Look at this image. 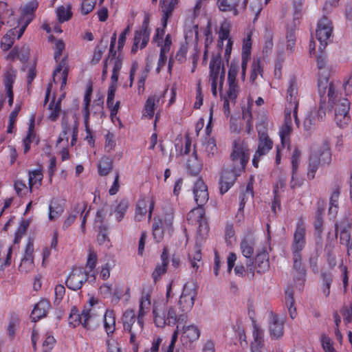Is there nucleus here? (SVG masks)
<instances>
[{"label":"nucleus","instance_id":"55","mask_svg":"<svg viewBox=\"0 0 352 352\" xmlns=\"http://www.w3.org/2000/svg\"><path fill=\"white\" fill-rule=\"evenodd\" d=\"M49 110L50 111L48 116L49 119L52 121L56 120L60 111V100H58L55 104L54 101L52 100L49 105Z\"/></svg>","mask_w":352,"mask_h":352},{"label":"nucleus","instance_id":"59","mask_svg":"<svg viewBox=\"0 0 352 352\" xmlns=\"http://www.w3.org/2000/svg\"><path fill=\"white\" fill-rule=\"evenodd\" d=\"M252 34L250 32L247 37L243 39L242 47V56L250 57L252 49Z\"/></svg>","mask_w":352,"mask_h":352},{"label":"nucleus","instance_id":"64","mask_svg":"<svg viewBox=\"0 0 352 352\" xmlns=\"http://www.w3.org/2000/svg\"><path fill=\"white\" fill-rule=\"evenodd\" d=\"M106 343L107 352H122L121 347L118 342L111 338H108Z\"/></svg>","mask_w":352,"mask_h":352},{"label":"nucleus","instance_id":"31","mask_svg":"<svg viewBox=\"0 0 352 352\" xmlns=\"http://www.w3.org/2000/svg\"><path fill=\"white\" fill-rule=\"evenodd\" d=\"M186 168L189 173L193 176L197 175L202 168V164L198 159L197 151L195 149L187 160Z\"/></svg>","mask_w":352,"mask_h":352},{"label":"nucleus","instance_id":"8","mask_svg":"<svg viewBox=\"0 0 352 352\" xmlns=\"http://www.w3.org/2000/svg\"><path fill=\"white\" fill-rule=\"evenodd\" d=\"M333 32V25L327 16H322L318 22L316 37L320 45L319 50H322L327 46Z\"/></svg>","mask_w":352,"mask_h":352},{"label":"nucleus","instance_id":"62","mask_svg":"<svg viewBox=\"0 0 352 352\" xmlns=\"http://www.w3.org/2000/svg\"><path fill=\"white\" fill-rule=\"evenodd\" d=\"M65 43L62 40H56L54 46V60L58 62L65 50Z\"/></svg>","mask_w":352,"mask_h":352},{"label":"nucleus","instance_id":"35","mask_svg":"<svg viewBox=\"0 0 352 352\" xmlns=\"http://www.w3.org/2000/svg\"><path fill=\"white\" fill-rule=\"evenodd\" d=\"M153 236L156 242H160L163 238L165 232H168V228H165L162 220L158 218H154L152 226Z\"/></svg>","mask_w":352,"mask_h":352},{"label":"nucleus","instance_id":"34","mask_svg":"<svg viewBox=\"0 0 352 352\" xmlns=\"http://www.w3.org/2000/svg\"><path fill=\"white\" fill-rule=\"evenodd\" d=\"M255 240L252 236H248L242 239L240 248L242 254L247 258H250L254 250Z\"/></svg>","mask_w":352,"mask_h":352},{"label":"nucleus","instance_id":"43","mask_svg":"<svg viewBox=\"0 0 352 352\" xmlns=\"http://www.w3.org/2000/svg\"><path fill=\"white\" fill-rule=\"evenodd\" d=\"M16 28L10 30L3 37L1 42V47L3 51L8 50L14 42L15 32Z\"/></svg>","mask_w":352,"mask_h":352},{"label":"nucleus","instance_id":"33","mask_svg":"<svg viewBox=\"0 0 352 352\" xmlns=\"http://www.w3.org/2000/svg\"><path fill=\"white\" fill-rule=\"evenodd\" d=\"M270 267L269 256L266 251L258 253L255 258V267L257 272L262 274L265 272Z\"/></svg>","mask_w":352,"mask_h":352},{"label":"nucleus","instance_id":"37","mask_svg":"<svg viewBox=\"0 0 352 352\" xmlns=\"http://www.w3.org/2000/svg\"><path fill=\"white\" fill-rule=\"evenodd\" d=\"M314 155H318V160L321 165H328L331 162L330 147L327 142H324L320 150Z\"/></svg>","mask_w":352,"mask_h":352},{"label":"nucleus","instance_id":"39","mask_svg":"<svg viewBox=\"0 0 352 352\" xmlns=\"http://www.w3.org/2000/svg\"><path fill=\"white\" fill-rule=\"evenodd\" d=\"M285 305L288 308V311L290 317L294 319L296 316V307L294 306V292L292 287H288L285 292Z\"/></svg>","mask_w":352,"mask_h":352},{"label":"nucleus","instance_id":"5","mask_svg":"<svg viewBox=\"0 0 352 352\" xmlns=\"http://www.w3.org/2000/svg\"><path fill=\"white\" fill-rule=\"evenodd\" d=\"M186 219L189 224L198 225L197 234L200 239L206 237L209 231V226L205 215V210L201 206L192 209L187 214Z\"/></svg>","mask_w":352,"mask_h":352},{"label":"nucleus","instance_id":"16","mask_svg":"<svg viewBox=\"0 0 352 352\" xmlns=\"http://www.w3.org/2000/svg\"><path fill=\"white\" fill-rule=\"evenodd\" d=\"M272 141L265 134H262L259 137L258 149L252 159V164L254 167L257 168L258 166L261 157L266 155L272 149Z\"/></svg>","mask_w":352,"mask_h":352},{"label":"nucleus","instance_id":"40","mask_svg":"<svg viewBox=\"0 0 352 352\" xmlns=\"http://www.w3.org/2000/svg\"><path fill=\"white\" fill-rule=\"evenodd\" d=\"M240 0H221V12H228L230 16L238 14L236 7Z\"/></svg>","mask_w":352,"mask_h":352},{"label":"nucleus","instance_id":"47","mask_svg":"<svg viewBox=\"0 0 352 352\" xmlns=\"http://www.w3.org/2000/svg\"><path fill=\"white\" fill-rule=\"evenodd\" d=\"M112 169V161L108 157H103L98 164V173L101 176H105Z\"/></svg>","mask_w":352,"mask_h":352},{"label":"nucleus","instance_id":"61","mask_svg":"<svg viewBox=\"0 0 352 352\" xmlns=\"http://www.w3.org/2000/svg\"><path fill=\"white\" fill-rule=\"evenodd\" d=\"M234 230L232 224H228L225 229V241L228 245H231L235 241Z\"/></svg>","mask_w":352,"mask_h":352},{"label":"nucleus","instance_id":"22","mask_svg":"<svg viewBox=\"0 0 352 352\" xmlns=\"http://www.w3.org/2000/svg\"><path fill=\"white\" fill-rule=\"evenodd\" d=\"M68 75V67L67 57L65 56L58 63L57 67L53 74V80L55 83L61 80V88L67 83V78Z\"/></svg>","mask_w":352,"mask_h":352},{"label":"nucleus","instance_id":"60","mask_svg":"<svg viewBox=\"0 0 352 352\" xmlns=\"http://www.w3.org/2000/svg\"><path fill=\"white\" fill-rule=\"evenodd\" d=\"M322 278L324 283L322 292L325 296L327 297L330 294V287L333 281V278L331 275L327 274L326 273L322 274Z\"/></svg>","mask_w":352,"mask_h":352},{"label":"nucleus","instance_id":"19","mask_svg":"<svg viewBox=\"0 0 352 352\" xmlns=\"http://www.w3.org/2000/svg\"><path fill=\"white\" fill-rule=\"evenodd\" d=\"M293 275L294 280L302 285L306 275V270L302 265L301 253L292 252Z\"/></svg>","mask_w":352,"mask_h":352},{"label":"nucleus","instance_id":"41","mask_svg":"<svg viewBox=\"0 0 352 352\" xmlns=\"http://www.w3.org/2000/svg\"><path fill=\"white\" fill-rule=\"evenodd\" d=\"M164 226L165 228H168V232H170L173 230V209L171 206H168L164 208V214L162 218Z\"/></svg>","mask_w":352,"mask_h":352},{"label":"nucleus","instance_id":"26","mask_svg":"<svg viewBox=\"0 0 352 352\" xmlns=\"http://www.w3.org/2000/svg\"><path fill=\"white\" fill-rule=\"evenodd\" d=\"M161 264L157 265L152 273V278L155 283H156L161 278L162 275L164 274L166 272L168 264V254L166 248H164L163 250L161 255Z\"/></svg>","mask_w":352,"mask_h":352},{"label":"nucleus","instance_id":"25","mask_svg":"<svg viewBox=\"0 0 352 352\" xmlns=\"http://www.w3.org/2000/svg\"><path fill=\"white\" fill-rule=\"evenodd\" d=\"M230 28L231 24L227 21L221 23V43L224 40H227V44L224 54V58L226 61H228L230 58L233 45L232 40L229 37Z\"/></svg>","mask_w":352,"mask_h":352},{"label":"nucleus","instance_id":"3","mask_svg":"<svg viewBox=\"0 0 352 352\" xmlns=\"http://www.w3.org/2000/svg\"><path fill=\"white\" fill-rule=\"evenodd\" d=\"M318 93L320 97V107L316 113V118L319 120H323L325 117L326 102L331 107V103L334 102L335 98L337 97L336 88L333 82H329L327 78H322L318 80Z\"/></svg>","mask_w":352,"mask_h":352},{"label":"nucleus","instance_id":"50","mask_svg":"<svg viewBox=\"0 0 352 352\" xmlns=\"http://www.w3.org/2000/svg\"><path fill=\"white\" fill-rule=\"evenodd\" d=\"M316 112H310L305 118L303 122L304 129L311 132L316 128Z\"/></svg>","mask_w":352,"mask_h":352},{"label":"nucleus","instance_id":"27","mask_svg":"<svg viewBox=\"0 0 352 352\" xmlns=\"http://www.w3.org/2000/svg\"><path fill=\"white\" fill-rule=\"evenodd\" d=\"M160 3L162 4V12H163L162 23L166 28L168 19L172 16V13L178 3V0H160Z\"/></svg>","mask_w":352,"mask_h":352},{"label":"nucleus","instance_id":"29","mask_svg":"<svg viewBox=\"0 0 352 352\" xmlns=\"http://www.w3.org/2000/svg\"><path fill=\"white\" fill-rule=\"evenodd\" d=\"M105 61H107V65H113L111 80L112 82H117L118 80L119 72L122 65V57L120 56H116V55L110 56V54H109V56Z\"/></svg>","mask_w":352,"mask_h":352},{"label":"nucleus","instance_id":"49","mask_svg":"<svg viewBox=\"0 0 352 352\" xmlns=\"http://www.w3.org/2000/svg\"><path fill=\"white\" fill-rule=\"evenodd\" d=\"M43 175L39 170H34L29 173V188L32 190L34 186L38 187L41 184Z\"/></svg>","mask_w":352,"mask_h":352},{"label":"nucleus","instance_id":"21","mask_svg":"<svg viewBox=\"0 0 352 352\" xmlns=\"http://www.w3.org/2000/svg\"><path fill=\"white\" fill-rule=\"evenodd\" d=\"M254 342L252 344V352H268L263 346L264 331L256 324L253 325Z\"/></svg>","mask_w":352,"mask_h":352},{"label":"nucleus","instance_id":"20","mask_svg":"<svg viewBox=\"0 0 352 352\" xmlns=\"http://www.w3.org/2000/svg\"><path fill=\"white\" fill-rule=\"evenodd\" d=\"M238 72V66L234 63H231L228 70V80L229 82L228 98L234 100L237 97L238 86L236 82V77Z\"/></svg>","mask_w":352,"mask_h":352},{"label":"nucleus","instance_id":"9","mask_svg":"<svg viewBox=\"0 0 352 352\" xmlns=\"http://www.w3.org/2000/svg\"><path fill=\"white\" fill-rule=\"evenodd\" d=\"M287 104L285 110L291 111L295 119L296 124L298 125L299 120L297 117L298 107V85L295 78H291L289 82V87L287 90Z\"/></svg>","mask_w":352,"mask_h":352},{"label":"nucleus","instance_id":"36","mask_svg":"<svg viewBox=\"0 0 352 352\" xmlns=\"http://www.w3.org/2000/svg\"><path fill=\"white\" fill-rule=\"evenodd\" d=\"M162 97L163 96L153 95L148 98L144 106V116L149 118H153L155 107L159 104Z\"/></svg>","mask_w":352,"mask_h":352},{"label":"nucleus","instance_id":"14","mask_svg":"<svg viewBox=\"0 0 352 352\" xmlns=\"http://www.w3.org/2000/svg\"><path fill=\"white\" fill-rule=\"evenodd\" d=\"M88 279V274L82 268H75L66 280L67 287L74 291L80 289Z\"/></svg>","mask_w":352,"mask_h":352},{"label":"nucleus","instance_id":"51","mask_svg":"<svg viewBox=\"0 0 352 352\" xmlns=\"http://www.w3.org/2000/svg\"><path fill=\"white\" fill-rule=\"evenodd\" d=\"M98 261V256L96 252L94 251L92 247H89V254L86 264V268L88 269V272L87 273L89 274L91 272L94 268L96 267V263Z\"/></svg>","mask_w":352,"mask_h":352},{"label":"nucleus","instance_id":"18","mask_svg":"<svg viewBox=\"0 0 352 352\" xmlns=\"http://www.w3.org/2000/svg\"><path fill=\"white\" fill-rule=\"evenodd\" d=\"M292 113L291 111H288V110H285V123L279 131L281 145L283 148L286 146L289 148V136L292 131Z\"/></svg>","mask_w":352,"mask_h":352},{"label":"nucleus","instance_id":"44","mask_svg":"<svg viewBox=\"0 0 352 352\" xmlns=\"http://www.w3.org/2000/svg\"><path fill=\"white\" fill-rule=\"evenodd\" d=\"M16 71L12 67H8L4 74V85L6 90H12V85L16 79Z\"/></svg>","mask_w":352,"mask_h":352},{"label":"nucleus","instance_id":"42","mask_svg":"<svg viewBox=\"0 0 352 352\" xmlns=\"http://www.w3.org/2000/svg\"><path fill=\"white\" fill-rule=\"evenodd\" d=\"M223 181H221V195L226 193L234 185L236 179V175L232 171L226 173L223 175Z\"/></svg>","mask_w":352,"mask_h":352},{"label":"nucleus","instance_id":"46","mask_svg":"<svg viewBox=\"0 0 352 352\" xmlns=\"http://www.w3.org/2000/svg\"><path fill=\"white\" fill-rule=\"evenodd\" d=\"M91 101V96H89V93H86L83 102H84V107L82 109L83 116H84V122L85 126L86 129V131L88 135H91V131L89 128V106Z\"/></svg>","mask_w":352,"mask_h":352},{"label":"nucleus","instance_id":"30","mask_svg":"<svg viewBox=\"0 0 352 352\" xmlns=\"http://www.w3.org/2000/svg\"><path fill=\"white\" fill-rule=\"evenodd\" d=\"M50 303L46 300H40L32 311L31 317L34 321L40 320L45 317L50 308Z\"/></svg>","mask_w":352,"mask_h":352},{"label":"nucleus","instance_id":"15","mask_svg":"<svg viewBox=\"0 0 352 352\" xmlns=\"http://www.w3.org/2000/svg\"><path fill=\"white\" fill-rule=\"evenodd\" d=\"M284 323L285 320L283 317L272 312L269 319V331L270 336L272 339H279L284 333Z\"/></svg>","mask_w":352,"mask_h":352},{"label":"nucleus","instance_id":"1","mask_svg":"<svg viewBox=\"0 0 352 352\" xmlns=\"http://www.w3.org/2000/svg\"><path fill=\"white\" fill-rule=\"evenodd\" d=\"M151 307V296L149 291L143 289L140 300L138 315L136 317L134 310L127 309L122 316L124 330L130 333L129 342L132 344L133 352H138V344L136 340L140 336L144 328V317L149 311Z\"/></svg>","mask_w":352,"mask_h":352},{"label":"nucleus","instance_id":"45","mask_svg":"<svg viewBox=\"0 0 352 352\" xmlns=\"http://www.w3.org/2000/svg\"><path fill=\"white\" fill-rule=\"evenodd\" d=\"M254 197L253 192V185L252 183H248L245 192L241 193L239 196L240 203H239V211H242L245 207V203L248 200L251 198L252 199Z\"/></svg>","mask_w":352,"mask_h":352},{"label":"nucleus","instance_id":"4","mask_svg":"<svg viewBox=\"0 0 352 352\" xmlns=\"http://www.w3.org/2000/svg\"><path fill=\"white\" fill-rule=\"evenodd\" d=\"M334 107V119L338 126L344 128L351 122L350 102L346 98H340L337 95L334 102L331 103V108Z\"/></svg>","mask_w":352,"mask_h":352},{"label":"nucleus","instance_id":"38","mask_svg":"<svg viewBox=\"0 0 352 352\" xmlns=\"http://www.w3.org/2000/svg\"><path fill=\"white\" fill-rule=\"evenodd\" d=\"M188 258L191 268L197 271L202 265L201 248L199 245H196L193 252L189 253Z\"/></svg>","mask_w":352,"mask_h":352},{"label":"nucleus","instance_id":"24","mask_svg":"<svg viewBox=\"0 0 352 352\" xmlns=\"http://www.w3.org/2000/svg\"><path fill=\"white\" fill-rule=\"evenodd\" d=\"M87 205L85 203H78L73 206L69 212L68 217L65 219L63 224V230H67L74 222L77 217L80 214H82L86 209Z\"/></svg>","mask_w":352,"mask_h":352},{"label":"nucleus","instance_id":"7","mask_svg":"<svg viewBox=\"0 0 352 352\" xmlns=\"http://www.w3.org/2000/svg\"><path fill=\"white\" fill-rule=\"evenodd\" d=\"M69 323L73 327L81 324L87 329H94L98 325L96 317L91 314V310L84 309L80 314L72 311L69 316Z\"/></svg>","mask_w":352,"mask_h":352},{"label":"nucleus","instance_id":"63","mask_svg":"<svg viewBox=\"0 0 352 352\" xmlns=\"http://www.w3.org/2000/svg\"><path fill=\"white\" fill-rule=\"evenodd\" d=\"M146 213V203L144 200H140L138 201L136 212H135V218L140 221L142 217H143Z\"/></svg>","mask_w":352,"mask_h":352},{"label":"nucleus","instance_id":"54","mask_svg":"<svg viewBox=\"0 0 352 352\" xmlns=\"http://www.w3.org/2000/svg\"><path fill=\"white\" fill-rule=\"evenodd\" d=\"M34 267V257L23 256L19 266V270L27 273L33 270Z\"/></svg>","mask_w":352,"mask_h":352},{"label":"nucleus","instance_id":"23","mask_svg":"<svg viewBox=\"0 0 352 352\" xmlns=\"http://www.w3.org/2000/svg\"><path fill=\"white\" fill-rule=\"evenodd\" d=\"M199 336L200 330L197 326L191 324L183 328L181 340L184 345H186L197 340Z\"/></svg>","mask_w":352,"mask_h":352},{"label":"nucleus","instance_id":"48","mask_svg":"<svg viewBox=\"0 0 352 352\" xmlns=\"http://www.w3.org/2000/svg\"><path fill=\"white\" fill-rule=\"evenodd\" d=\"M319 165H321V164L319 162L318 155H311L309 159L307 171V177L309 179H312L314 178L315 173L317 171Z\"/></svg>","mask_w":352,"mask_h":352},{"label":"nucleus","instance_id":"13","mask_svg":"<svg viewBox=\"0 0 352 352\" xmlns=\"http://www.w3.org/2000/svg\"><path fill=\"white\" fill-rule=\"evenodd\" d=\"M151 30L148 28V24L146 21L142 23V28L135 32L133 45L131 48V52L135 54L138 49L144 48L148 43Z\"/></svg>","mask_w":352,"mask_h":352},{"label":"nucleus","instance_id":"52","mask_svg":"<svg viewBox=\"0 0 352 352\" xmlns=\"http://www.w3.org/2000/svg\"><path fill=\"white\" fill-rule=\"evenodd\" d=\"M38 3L36 0H33L28 3L23 8V17L25 21L29 18L33 19L34 12L37 9Z\"/></svg>","mask_w":352,"mask_h":352},{"label":"nucleus","instance_id":"17","mask_svg":"<svg viewBox=\"0 0 352 352\" xmlns=\"http://www.w3.org/2000/svg\"><path fill=\"white\" fill-rule=\"evenodd\" d=\"M193 194L195 201L198 206L202 207L208 201L209 194L208 187L202 179L199 178L195 183Z\"/></svg>","mask_w":352,"mask_h":352},{"label":"nucleus","instance_id":"28","mask_svg":"<svg viewBox=\"0 0 352 352\" xmlns=\"http://www.w3.org/2000/svg\"><path fill=\"white\" fill-rule=\"evenodd\" d=\"M104 329L108 338H111L116 330V316L113 309H107L104 315Z\"/></svg>","mask_w":352,"mask_h":352},{"label":"nucleus","instance_id":"32","mask_svg":"<svg viewBox=\"0 0 352 352\" xmlns=\"http://www.w3.org/2000/svg\"><path fill=\"white\" fill-rule=\"evenodd\" d=\"M117 89V82H112L109 87L107 105L111 109V117L116 116L118 111L120 107V102L118 101L113 104L115 93Z\"/></svg>","mask_w":352,"mask_h":352},{"label":"nucleus","instance_id":"57","mask_svg":"<svg viewBox=\"0 0 352 352\" xmlns=\"http://www.w3.org/2000/svg\"><path fill=\"white\" fill-rule=\"evenodd\" d=\"M322 212L318 210L314 221L315 234L321 240L322 233Z\"/></svg>","mask_w":352,"mask_h":352},{"label":"nucleus","instance_id":"10","mask_svg":"<svg viewBox=\"0 0 352 352\" xmlns=\"http://www.w3.org/2000/svg\"><path fill=\"white\" fill-rule=\"evenodd\" d=\"M249 156L250 154L247 144L240 140H235L233 151L231 153V159L235 165L239 164L240 167L244 170L248 162Z\"/></svg>","mask_w":352,"mask_h":352},{"label":"nucleus","instance_id":"12","mask_svg":"<svg viewBox=\"0 0 352 352\" xmlns=\"http://www.w3.org/2000/svg\"><path fill=\"white\" fill-rule=\"evenodd\" d=\"M208 82L211 86V91L214 97L217 96V84L220 72V53L218 52L212 56L209 63Z\"/></svg>","mask_w":352,"mask_h":352},{"label":"nucleus","instance_id":"6","mask_svg":"<svg viewBox=\"0 0 352 352\" xmlns=\"http://www.w3.org/2000/svg\"><path fill=\"white\" fill-rule=\"evenodd\" d=\"M197 296V285L193 282L186 283L179 300V309L186 315L192 308Z\"/></svg>","mask_w":352,"mask_h":352},{"label":"nucleus","instance_id":"53","mask_svg":"<svg viewBox=\"0 0 352 352\" xmlns=\"http://www.w3.org/2000/svg\"><path fill=\"white\" fill-rule=\"evenodd\" d=\"M128 207V202L125 200H122L115 208L114 214L116 215V219L118 222L121 221L124 218Z\"/></svg>","mask_w":352,"mask_h":352},{"label":"nucleus","instance_id":"2","mask_svg":"<svg viewBox=\"0 0 352 352\" xmlns=\"http://www.w3.org/2000/svg\"><path fill=\"white\" fill-rule=\"evenodd\" d=\"M167 300L159 299L153 302V314L154 323L157 327L166 325L173 326L177 322H186L187 315L184 313L177 314L175 307L168 306Z\"/></svg>","mask_w":352,"mask_h":352},{"label":"nucleus","instance_id":"56","mask_svg":"<svg viewBox=\"0 0 352 352\" xmlns=\"http://www.w3.org/2000/svg\"><path fill=\"white\" fill-rule=\"evenodd\" d=\"M58 21L61 23L68 21L72 15L70 10V6H68L67 8L64 6L58 8L56 11Z\"/></svg>","mask_w":352,"mask_h":352},{"label":"nucleus","instance_id":"11","mask_svg":"<svg viewBox=\"0 0 352 352\" xmlns=\"http://www.w3.org/2000/svg\"><path fill=\"white\" fill-rule=\"evenodd\" d=\"M306 226L302 218L298 219L294 233L292 252L301 253L306 244Z\"/></svg>","mask_w":352,"mask_h":352},{"label":"nucleus","instance_id":"58","mask_svg":"<svg viewBox=\"0 0 352 352\" xmlns=\"http://www.w3.org/2000/svg\"><path fill=\"white\" fill-rule=\"evenodd\" d=\"M34 138V119H33L32 120V124L29 127L28 133L26 138L23 140L24 153H27L30 150V144Z\"/></svg>","mask_w":352,"mask_h":352}]
</instances>
